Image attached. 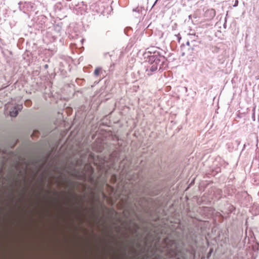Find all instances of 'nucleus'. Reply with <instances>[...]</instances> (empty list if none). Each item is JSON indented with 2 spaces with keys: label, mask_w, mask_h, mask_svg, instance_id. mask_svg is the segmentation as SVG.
I'll use <instances>...</instances> for the list:
<instances>
[{
  "label": "nucleus",
  "mask_w": 259,
  "mask_h": 259,
  "mask_svg": "<svg viewBox=\"0 0 259 259\" xmlns=\"http://www.w3.org/2000/svg\"><path fill=\"white\" fill-rule=\"evenodd\" d=\"M171 251L169 252L170 256L174 257V259H180L181 257V253L178 251L177 249H170Z\"/></svg>",
  "instance_id": "3"
},
{
  "label": "nucleus",
  "mask_w": 259,
  "mask_h": 259,
  "mask_svg": "<svg viewBox=\"0 0 259 259\" xmlns=\"http://www.w3.org/2000/svg\"><path fill=\"white\" fill-rule=\"evenodd\" d=\"M23 108L22 104L16 105L13 103H8L5 105V110L7 112L9 113L11 117H16L18 112L22 110Z\"/></svg>",
  "instance_id": "1"
},
{
  "label": "nucleus",
  "mask_w": 259,
  "mask_h": 259,
  "mask_svg": "<svg viewBox=\"0 0 259 259\" xmlns=\"http://www.w3.org/2000/svg\"><path fill=\"white\" fill-rule=\"evenodd\" d=\"M150 60L151 61V64L147 69L146 71L148 72L150 70L151 72H154L157 69L158 66L160 62V60L159 57L152 56L150 57Z\"/></svg>",
  "instance_id": "2"
},
{
  "label": "nucleus",
  "mask_w": 259,
  "mask_h": 259,
  "mask_svg": "<svg viewBox=\"0 0 259 259\" xmlns=\"http://www.w3.org/2000/svg\"><path fill=\"white\" fill-rule=\"evenodd\" d=\"M29 102H30V101H26L25 102V104L26 105H27L28 104V103H29Z\"/></svg>",
  "instance_id": "6"
},
{
  "label": "nucleus",
  "mask_w": 259,
  "mask_h": 259,
  "mask_svg": "<svg viewBox=\"0 0 259 259\" xmlns=\"http://www.w3.org/2000/svg\"><path fill=\"white\" fill-rule=\"evenodd\" d=\"M238 1H236L235 3V4H234V7L237 6V5H238Z\"/></svg>",
  "instance_id": "5"
},
{
  "label": "nucleus",
  "mask_w": 259,
  "mask_h": 259,
  "mask_svg": "<svg viewBox=\"0 0 259 259\" xmlns=\"http://www.w3.org/2000/svg\"><path fill=\"white\" fill-rule=\"evenodd\" d=\"M157 2V1H156V2Z\"/></svg>",
  "instance_id": "8"
},
{
  "label": "nucleus",
  "mask_w": 259,
  "mask_h": 259,
  "mask_svg": "<svg viewBox=\"0 0 259 259\" xmlns=\"http://www.w3.org/2000/svg\"><path fill=\"white\" fill-rule=\"evenodd\" d=\"M186 45H187V46H189V45H190V42H189V41H188L186 42Z\"/></svg>",
  "instance_id": "7"
},
{
  "label": "nucleus",
  "mask_w": 259,
  "mask_h": 259,
  "mask_svg": "<svg viewBox=\"0 0 259 259\" xmlns=\"http://www.w3.org/2000/svg\"><path fill=\"white\" fill-rule=\"evenodd\" d=\"M101 70V68H96V69L94 71V74L96 75V76H97L99 74V72Z\"/></svg>",
  "instance_id": "4"
}]
</instances>
